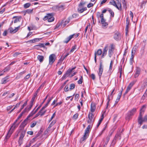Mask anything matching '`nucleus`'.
Listing matches in <instances>:
<instances>
[{"instance_id": "6ab92c4d", "label": "nucleus", "mask_w": 147, "mask_h": 147, "mask_svg": "<svg viewBox=\"0 0 147 147\" xmlns=\"http://www.w3.org/2000/svg\"><path fill=\"white\" fill-rule=\"evenodd\" d=\"M115 90V89H113L112 92H111L110 94V95H109L107 97V107L108 106L109 102V101L111 99L110 98H112L113 97V92H114Z\"/></svg>"}, {"instance_id": "c85d7f7f", "label": "nucleus", "mask_w": 147, "mask_h": 147, "mask_svg": "<svg viewBox=\"0 0 147 147\" xmlns=\"http://www.w3.org/2000/svg\"><path fill=\"white\" fill-rule=\"evenodd\" d=\"M21 17H16L14 16L13 17V18H15L14 20V23H17L18 22H20L21 19Z\"/></svg>"}, {"instance_id": "e2e57ef3", "label": "nucleus", "mask_w": 147, "mask_h": 147, "mask_svg": "<svg viewBox=\"0 0 147 147\" xmlns=\"http://www.w3.org/2000/svg\"><path fill=\"white\" fill-rule=\"evenodd\" d=\"M122 3L123 5V7L124 8H125L126 9V3L125 2V0H124V1H122Z\"/></svg>"}, {"instance_id": "7ed1b4c3", "label": "nucleus", "mask_w": 147, "mask_h": 147, "mask_svg": "<svg viewBox=\"0 0 147 147\" xmlns=\"http://www.w3.org/2000/svg\"><path fill=\"white\" fill-rule=\"evenodd\" d=\"M142 116L143 115H139L138 117V122L139 124L140 125V127L141 126L143 122L146 121H147V115H145L143 118H142Z\"/></svg>"}, {"instance_id": "a19ab883", "label": "nucleus", "mask_w": 147, "mask_h": 147, "mask_svg": "<svg viewBox=\"0 0 147 147\" xmlns=\"http://www.w3.org/2000/svg\"><path fill=\"white\" fill-rule=\"evenodd\" d=\"M56 123L55 121H53L50 124L48 127V129H50Z\"/></svg>"}, {"instance_id": "6e6d98bb", "label": "nucleus", "mask_w": 147, "mask_h": 147, "mask_svg": "<svg viewBox=\"0 0 147 147\" xmlns=\"http://www.w3.org/2000/svg\"><path fill=\"white\" fill-rule=\"evenodd\" d=\"M101 23L102 24H103L107 23L106 22V20L104 18L101 19Z\"/></svg>"}, {"instance_id": "1a4fd4ad", "label": "nucleus", "mask_w": 147, "mask_h": 147, "mask_svg": "<svg viewBox=\"0 0 147 147\" xmlns=\"http://www.w3.org/2000/svg\"><path fill=\"white\" fill-rule=\"evenodd\" d=\"M25 133L26 131L24 130H23L21 131L18 140V143L20 145H21L22 143L23 139L25 136Z\"/></svg>"}, {"instance_id": "3c124183", "label": "nucleus", "mask_w": 147, "mask_h": 147, "mask_svg": "<svg viewBox=\"0 0 147 147\" xmlns=\"http://www.w3.org/2000/svg\"><path fill=\"white\" fill-rule=\"evenodd\" d=\"M78 114L77 113H76L73 115V118L75 120H76L78 118Z\"/></svg>"}, {"instance_id": "a18cd8bd", "label": "nucleus", "mask_w": 147, "mask_h": 147, "mask_svg": "<svg viewBox=\"0 0 147 147\" xmlns=\"http://www.w3.org/2000/svg\"><path fill=\"white\" fill-rule=\"evenodd\" d=\"M10 69V67L9 66H7L3 70L4 72L9 71Z\"/></svg>"}, {"instance_id": "774afa93", "label": "nucleus", "mask_w": 147, "mask_h": 147, "mask_svg": "<svg viewBox=\"0 0 147 147\" xmlns=\"http://www.w3.org/2000/svg\"><path fill=\"white\" fill-rule=\"evenodd\" d=\"M101 15L100 13L99 12H98L96 13V17L99 20L100 17V16Z\"/></svg>"}, {"instance_id": "39448f33", "label": "nucleus", "mask_w": 147, "mask_h": 147, "mask_svg": "<svg viewBox=\"0 0 147 147\" xmlns=\"http://www.w3.org/2000/svg\"><path fill=\"white\" fill-rule=\"evenodd\" d=\"M75 68V67L72 68L71 69H68L66 72V73L62 77V80H65L66 78L71 76V73L72 70Z\"/></svg>"}, {"instance_id": "393cba45", "label": "nucleus", "mask_w": 147, "mask_h": 147, "mask_svg": "<svg viewBox=\"0 0 147 147\" xmlns=\"http://www.w3.org/2000/svg\"><path fill=\"white\" fill-rule=\"evenodd\" d=\"M41 39L38 38H35L33 40H29L28 42H29L30 43H33L36 42H38Z\"/></svg>"}, {"instance_id": "37998d69", "label": "nucleus", "mask_w": 147, "mask_h": 147, "mask_svg": "<svg viewBox=\"0 0 147 147\" xmlns=\"http://www.w3.org/2000/svg\"><path fill=\"white\" fill-rule=\"evenodd\" d=\"M86 3V2L82 1L78 5L79 7H82Z\"/></svg>"}, {"instance_id": "473e14b6", "label": "nucleus", "mask_w": 147, "mask_h": 147, "mask_svg": "<svg viewBox=\"0 0 147 147\" xmlns=\"http://www.w3.org/2000/svg\"><path fill=\"white\" fill-rule=\"evenodd\" d=\"M12 133L13 132L12 131H10L9 130L7 134L5 136V139L7 140L11 136Z\"/></svg>"}, {"instance_id": "ea45409f", "label": "nucleus", "mask_w": 147, "mask_h": 147, "mask_svg": "<svg viewBox=\"0 0 147 147\" xmlns=\"http://www.w3.org/2000/svg\"><path fill=\"white\" fill-rule=\"evenodd\" d=\"M69 54V53H67V54L65 55H64L63 56V58H61L59 59V61H61V62H62L63 60L66 57H67Z\"/></svg>"}, {"instance_id": "09e8293b", "label": "nucleus", "mask_w": 147, "mask_h": 147, "mask_svg": "<svg viewBox=\"0 0 147 147\" xmlns=\"http://www.w3.org/2000/svg\"><path fill=\"white\" fill-rule=\"evenodd\" d=\"M83 80V77L82 76H81V78L78 81L79 84H81L82 83Z\"/></svg>"}, {"instance_id": "b1692460", "label": "nucleus", "mask_w": 147, "mask_h": 147, "mask_svg": "<svg viewBox=\"0 0 147 147\" xmlns=\"http://www.w3.org/2000/svg\"><path fill=\"white\" fill-rule=\"evenodd\" d=\"M79 7L78 9V12L80 13H82L84 11L87 10V8L86 7H84L82 8V7Z\"/></svg>"}, {"instance_id": "de8ad7c7", "label": "nucleus", "mask_w": 147, "mask_h": 147, "mask_svg": "<svg viewBox=\"0 0 147 147\" xmlns=\"http://www.w3.org/2000/svg\"><path fill=\"white\" fill-rule=\"evenodd\" d=\"M113 61L112 60L111 61V63H110V66H109V70H112V68L113 65Z\"/></svg>"}, {"instance_id": "6e6552de", "label": "nucleus", "mask_w": 147, "mask_h": 147, "mask_svg": "<svg viewBox=\"0 0 147 147\" xmlns=\"http://www.w3.org/2000/svg\"><path fill=\"white\" fill-rule=\"evenodd\" d=\"M55 55L53 54L50 55L49 57V64L52 65L55 61Z\"/></svg>"}, {"instance_id": "aec40b11", "label": "nucleus", "mask_w": 147, "mask_h": 147, "mask_svg": "<svg viewBox=\"0 0 147 147\" xmlns=\"http://www.w3.org/2000/svg\"><path fill=\"white\" fill-rule=\"evenodd\" d=\"M9 78V76H6L5 78L2 79L1 80V83L2 84H5L8 82V79Z\"/></svg>"}, {"instance_id": "c9c22d12", "label": "nucleus", "mask_w": 147, "mask_h": 147, "mask_svg": "<svg viewBox=\"0 0 147 147\" xmlns=\"http://www.w3.org/2000/svg\"><path fill=\"white\" fill-rule=\"evenodd\" d=\"M33 10V9H28L26 10V11H24V12H25V13H31L32 12Z\"/></svg>"}, {"instance_id": "ddd939ff", "label": "nucleus", "mask_w": 147, "mask_h": 147, "mask_svg": "<svg viewBox=\"0 0 147 147\" xmlns=\"http://www.w3.org/2000/svg\"><path fill=\"white\" fill-rule=\"evenodd\" d=\"M102 53V50L100 49H98L96 52H95L94 53V61L96 63V55H100Z\"/></svg>"}, {"instance_id": "0eeeda50", "label": "nucleus", "mask_w": 147, "mask_h": 147, "mask_svg": "<svg viewBox=\"0 0 147 147\" xmlns=\"http://www.w3.org/2000/svg\"><path fill=\"white\" fill-rule=\"evenodd\" d=\"M53 8L56 11H62L64 9V6L61 5H57L53 7Z\"/></svg>"}, {"instance_id": "c756f323", "label": "nucleus", "mask_w": 147, "mask_h": 147, "mask_svg": "<svg viewBox=\"0 0 147 147\" xmlns=\"http://www.w3.org/2000/svg\"><path fill=\"white\" fill-rule=\"evenodd\" d=\"M126 26L125 27V30H127L129 28V18L127 17L126 18Z\"/></svg>"}, {"instance_id": "49530a36", "label": "nucleus", "mask_w": 147, "mask_h": 147, "mask_svg": "<svg viewBox=\"0 0 147 147\" xmlns=\"http://www.w3.org/2000/svg\"><path fill=\"white\" fill-rule=\"evenodd\" d=\"M102 24V28L104 29L107 28L108 25V24L107 23H106Z\"/></svg>"}, {"instance_id": "2eb2a0df", "label": "nucleus", "mask_w": 147, "mask_h": 147, "mask_svg": "<svg viewBox=\"0 0 147 147\" xmlns=\"http://www.w3.org/2000/svg\"><path fill=\"white\" fill-rule=\"evenodd\" d=\"M94 116V115L92 113H89L88 116V117L89 119L88 121V123H91L92 122V120Z\"/></svg>"}, {"instance_id": "680f3d73", "label": "nucleus", "mask_w": 147, "mask_h": 147, "mask_svg": "<svg viewBox=\"0 0 147 147\" xmlns=\"http://www.w3.org/2000/svg\"><path fill=\"white\" fill-rule=\"evenodd\" d=\"M41 144V143H39L38 144H35V145L33 146L32 147H38L39 146H40Z\"/></svg>"}, {"instance_id": "8fccbe9b", "label": "nucleus", "mask_w": 147, "mask_h": 147, "mask_svg": "<svg viewBox=\"0 0 147 147\" xmlns=\"http://www.w3.org/2000/svg\"><path fill=\"white\" fill-rule=\"evenodd\" d=\"M27 101H26L22 105L21 109H20V111H21L23 109L25 106H26L27 104Z\"/></svg>"}, {"instance_id": "4c0bfd02", "label": "nucleus", "mask_w": 147, "mask_h": 147, "mask_svg": "<svg viewBox=\"0 0 147 147\" xmlns=\"http://www.w3.org/2000/svg\"><path fill=\"white\" fill-rule=\"evenodd\" d=\"M117 5H118V7L117 8L119 10H121L122 9L121 4L120 2H118Z\"/></svg>"}, {"instance_id": "f8f14e48", "label": "nucleus", "mask_w": 147, "mask_h": 147, "mask_svg": "<svg viewBox=\"0 0 147 147\" xmlns=\"http://www.w3.org/2000/svg\"><path fill=\"white\" fill-rule=\"evenodd\" d=\"M47 97H48V95H47L46 97L44 99V100H43V102L42 103H41V104L35 110L36 108V107L37 106H36L31 112L34 115V114H35L38 111L39 109L40 108V107H41V106H42V104L44 102L45 100L47 99Z\"/></svg>"}, {"instance_id": "603ef678", "label": "nucleus", "mask_w": 147, "mask_h": 147, "mask_svg": "<svg viewBox=\"0 0 147 147\" xmlns=\"http://www.w3.org/2000/svg\"><path fill=\"white\" fill-rule=\"evenodd\" d=\"M62 25V22L58 23L56 25L55 28H59L60 26Z\"/></svg>"}, {"instance_id": "338daca9", "label": "nucleus", "mask_w": 147, "mask_h": 147, "mask_svg": "<svg viewBox=\"0 0 147 147\" xmlns=\"http://www.w3.org/2000/svg\"><path fill=\"white\" fill-rule=\"evenodd\" d=\"M94 4L92 3H89L87 6V7L88 8H90L91 7H92L93 6Z\"/></svg>"}, {"instance_id": "e433bc0d", "label": "nucleus", "mask_w": 147, "mask_h": 147, "mask_svg": "<svg viewBox=\"0 0 147 147\" xmlns=\"http://www.w3.org/2000/svg\"><path fill=\"white\" fill-rule=\"evenodd\" d=\"M117 141V139L115 138H113L112 142L111 144V145L114 146Z\"/></svg>"}, {"instance_id": "58836bf2", "label": "nucleus", "mask_w": 147, "mask_h": 147, "mask_svg": "<svg viewBox=\"0 0 147 147\" xmlns=\"http://www.w3.org/2000/svg\"><path fill=\"white\" fill-rule=\"evenodd\" d=\"M31 5V4L29 3H27L24 5V7L25 8H28Z\"/></svg>"}, {"instance_id": "2f4dec72", "label": "nucleus", "mask_w": 147, "mask_h": 147, "mask_svg": "<svg viewBox=\"0 0 147 147\" xmlns=\"http://www.w3.org/2000/svg\"><path fill=\"white\" fill-rule=\"evenodd\" d=\"M108 47V45H106L103 49L102 53L107 55Z\"/></svg>"}, {"instance_id": "4d7b16f0", "label": "nucleus", "mask_w": 147, "mask_h": 147, "mask_svg": "<svg viewBox=\"0 0 147 147\" xmlns=\"http://www.w3.org/2000/svg\"><path fill=\"white\" fill-rule=\"evenodd\" d=\"M102 120L103 119H102V118H100V119L99 120L98 124L97 125V127H98L100 125Z\"/></svg>"}, {"instance_id": "dca6fc26", "label": "nucleus", "mask_w": 147, "mask_h": 147, "mask_svg": "<svg viewBox=\"0 0 147 147\" xmlns=\"http://www.w3.org/2000/svg\"><path fill=\"white\" fill-rule=\"evenodd\" d=\"M75 34L70 35L69 37L67 38L65 40L63 41L64 43H67L68 42L74 37Z\"/></svg>"}, {"instance_id": "13d9d810", "label": "nucleus", "mask_w": 147, "mask_h": 147, "mask_svg": "<svg viewBox=\"0 0 147 147\" xmlns=\"http://www.w3.org/2000/svg\"><path fill=\"white\" fill-rule=\"evenodd\" d=\"M26 109H25L21 113L18 118V119H19L22 116L23 114L25 113V111H26Z\"/></svg>"}, {"instance_id": "f257e3e1", "label": "nucleus", "mask_w": 147, "mask_h": 147, "mask_svg": "<svg viewBox=\"0 0 147 147\" xmlns=\"http://www.w3.org/2000/svg\"><path fill=\"white\" fill-rule=\"evenodd\" d=\"M90 128L91 125H89L87 127L85 131L84 135L80 140V143H82L83 142L85 141L87 138L89 136L90 130Z\"/></svg>"}, {"instance_id": "052dcab7", "label": "nucleus", "mask_w": 147, "mask_h": 147, "mask_svg": "<svg viewBox=\"0 0 147 147\" xmlns=\"http://www.w3.org/2000/svg\"><path fill=\"white\" fill-rule=\"evenodd\" d=\"M37 123L36 121H34L33 123H32L30 125V127H34L35 125H36Z\"/></svg>"}, {"instance_id": "bf43d9fd", "label": "nucleus", "mask_w": 147, "mask_h": 147, "mask_svg": "<svg viewBox=\"0 0 147 147\" xmlns=\"http://www.w3.org/2000/svg\"><path fill=\"white\" fill-rule=\"evenodd\" d=\"M46 110H45L44 111H41V112L40 113V116L42 117V116L44 115L45 113H46Z\"/></svg>"}, {"instance_id": "9b49d317", "label": "nucleus", "mask_w": 147, "mask_h": 147, "mask_svg": "<svg viewBox=\"0 0 147 147\" xmlns=\"http://www.w3.org/2000/svg\"><path fill=\"white\" fill-rule=\"evenodd\" d=\"M103 71V67L102 66V62L101 61L100 63L98 75L99 78L100 79Z\"/></svg>"}, {"instance_id": "f704fd0d", "label": "nucleus", "mask_w": 147, "mask_h": 147, "mask_svg": "<svg viewBox=\"0 0 147 147\" xmlns=\"http://www.w3.org/2000/svg\"><path fill=\"white\" fill-rule=\"evenodd\" d=\"M134 84V83L133 82L130 83L127 87V89L129 90H130Z\"/></svg>"}, {"instance_id": "9d476101", "label": "nucleus", "mask_w": 147, "mask_h": 147, "mask_svg": "<svg viewBox=\"0 0 147 147\" xmlns=\"http://www.w3.org/2000/svg\"><path fill=\"white\" fill-rule=\"evenodd\" d=\"M25 133L26 131L24 130H23L21 131L18 140V143L20 145H21L22 143L23 139L25 136Z\"/></svg>"}, {"instance_id": "bb28decb", "label": "nucleus", "mask_w": 147, "mask_h": 147, "mask_svg": "<svg viewBox=\"0 0 147 147\" xmlns=\"http://www.w3.org/2000/svg\"><path fill=\"white\" fill-rule=\"evenodd\" d=\"M53 17L52 14V13H48L47 14V15L45 16L43 18V20H48V19L50 18V17Z\"/></svg>"}, {"instance_id": "412c9836", "label": "nucleus", "mask_w": 147, "mask_h": 147, "mask_svg": "<svg viewBox=\"0 0 147 147\" xmlns=\"http://www.w3.org/2000/svg\"><path fill=\"white\" fill-rule=\"evenodd\" d=\"M19 124V123L17 124H16L14 125H13V124H12L9 130L10 131H12V132H13L15 129L18 126Z\"/></svg>"}, {"instance_id": "79ce46f5", "label": "nucleus", "mask_w": 147, "mask_h": 147, "mask_svg": "<svg viewBox=\"0 0 147 147\" xmlns=\"http://www.w3.org/2000/svg\"><path fill=\"white\" fill-rule=\"evenodd\" d=\"M108 11L109 13H110L112 17H114V12L111 9H109L108 10Z\"/></svg>"}, {"instance_id": "0e129e2a", "label": "nucleus", "mask_w": 147, "mask_h": 147, "mask_svg": "<svg viewBox=\"0 0 147 147\" xmlns=\"http://www.w3.org/2000/svg\"><path fill=\"white\" fill-rule=\"evenodd\" d=\"M55 112L52 115V116L51 117V119L49 121V122H50L51 120H52V119L53 118L55 117Z\"/></svg>"}, {"instance_id": "a878e982", "label": "nucleus", "mask_w": 147, "mask_h": 147, "mask_svg": "<svg viewBox=\"0 0 147 147\" xmlns=\"http://www.w3.org/2000/svg\"><path fill=\"white\" fill-rule=\"evenodd\" d=\"M146 109V106L145 105H143L140 110V113L139 115H143Z\"/></svg>"}, {"instance_id": "20e7f679", "label": "nucleus", "mask_w": 147, "mask_h": 147, "mask_svg": "<svg viewBox=\"0 0 147 147\" xmlns=\"http://www.w3.org/2000/svg\"><path fill=\"white\" fill-rule=\"evenodd\" d=\"M136 111V108H133L132 110L129 111L127 114V117H126V120H129L131 116L133 115Z\"/></svg>"}, {"instance_id": "5701e85b", "label": "nucleus", "mask_w": 147, "mask_h": 147, "mask_svg": "<svg viewBox=\"0 0 147 147\" xmlns=\"http://www.w3.org/2000/svg\"><path fill=\"white\" fill-rule=\"evenodd\" d=\"M35 48L36 49H39L41 47L45 48V46L44 44L40 43L39 44L36 45L34 46Z\"/></svg>"}, {"instance_id": "c03bdc74", "label": "nucleus", "mask_w": 147, "mask_h": 147, "mask_svg": "<svg viewBox=\"0 0 147 147\" xmlns=\"http://www.w3.org/2000/svg\"><path fill=\"white\" fill-rule=\"evenodd\" d=\"M76 45H75L74 46H73L72 47V49L71 50L70 52V53H72L73 52L74 50L76 49Z\"/></svg>"}, {"instance_id": "f3484780", "label": "nucleus", "mask_w": 147, "mask_h": 147, "mask_svg": "<svg viewBox=\"0 0 147 147\" xmlns=\"http://www.w3.org/2000/svg\"><path fill=\"white\" fill-rule=\"evenodd\" d=\"M114 38L116 40H118L121 38L120 34L118 32H117L115 34Z\"/></svg>"}, {"instance_id": "7c9ffc66", "label": "nucleus", "mask_w": 147, "mask_h": 147, "mask_svg": "<svg viewBox=\"0 0 147 147\" xmlns=\"http://www.w3.org/2000/svg\"><path fill=\"white\" fill-rule=\"evenodd\" d=\"M37 58L40 62H42L44 59V57L41 55H38Z\"/></svg>"}, {"instance_id": "72a5a7b5", "label": "nucleus", "mask_w": 147, "mask_h": 147, "mask_svg": "<svg viewBox=\"0 0 147 147\" xmlns=\"http://www.w3.org/2000/svg\"><path fill=\"white\" fill-rule=\"evenodd\" d=\"M110 3L115 6L116 8L118 7V5L116 4V2L114 0H111L110 1Z\"/></svg>"}, {"instance_id": "4be33fe9", "label": "nucleus", "mask_w": 147, "mask_h": 147, "mask_svg": "<svg viewBox=\"0 0 147 147\" xmlns=\"http://www.w3.org/2000/svg\"><path fill=\"white\" fill-rule=\"evenodd\" d=\"M96 108V105L95 103L92 102L91 104L90 110L92 112H94L95 111Z\"/></svg>"}, {"instance_id": "864d4df0", "label": "nucleus", "mask_w": 147, "mask_h": 147, "mask_svg": "<svg viewBox=\"0 0 147 147\" xmlns=\"http://www.w3.org/2000/svg\"><path fill=\"white\" fill-rule=\"evenodd\" d=\"M54 20V18L53 17H50L48 20V21L49 22H53Z\"/></svg>"}, {"instance_id": "f03ea898", "label": "nucleus", "mask_w": 147, "mask_h": 147, "mask_svg": "<svg viewBox=\"0 0 147 147\" xmlns=\"http://www.w3.org/2000/svg\"><path fill=\"white\" fill-rule=\"evenodd\" d=\"M34 114L32 113L31 112L27 117L21 123L20 125V127L24 129L25 126L28 123V121L29 120V118L31 116H32Z\"/></svg>"}, {"instance_id": "a211bd4d", "label": "nucleus", "mask_w": 147, "mask_h": 147, "mask_svg": "<svg viewBox=\"0 0 147 147\" xmlns=\"http://www.w3.org/2000/svg\"><path fill=\"white\" fill-rule=\"evenodd\" d=\"M136 70V72L134 74V77L136 78L138 77L140 74L141 70L140 68L137 67Z\"/></svg>"}, {"instance_id": "423d86ee", "label": "nucleus", "mask_w": 147, "mask_h": 147, "mask_svg": "<svg viewBox=\"0 0 147 147\" xmlns=\"http://www.w3.org/2000/svg\"><path fill=\"white\" fill-rule=\"evenodd\" d=\"M115 49V46L114 44H111L108 51V55L110 57H111L113 54Z\"/></svg>"}, {"instance_id": "5fc2aeb1", "label": "nucleus", "mask_w": 147, "mask_h": 147, "mask_svg": "<svg viewBox=\"0 0 147 147\" xmlns=\"http://www.w3.org/2000/svg\"><path fill=\"white\" fill-rule=\"evenodd\" d=\"M75 87V85L74 84H71L70 85V89L72 90Z\"/></svg>"}, {"instance_id": "4468645a", "label": "nucleus", "mask_w": 147, "mask_h": 147, "mask_svg": "<svg viewBox=\"0 0 147 147\" xmlns=\"http://www.w3.org/2000/svg\"><path fill=\"white\" fill-rule=\"evenodd\" d=\"M19 28L20 26H18L15 29H13L11 27H10L8 29V31L10 33H15L18 31V28Z\"/></svg>"}, {"instance_id": "cd10ccee", "label": "nucleus", "mask_w": 147, "mask_h": 147, "mask_svg": "<svg viewBox=\"0 0 147 147\" xmlns=\"http://www.w3.org/2000/svg\"><path fill=\"white\" fill-rule=\"evenodd\" d=\"M121 134L120 132V131H119L117 132L114 138H116L117 139L119 138V139L120 140L121 138Z\"/></svg>"}, {"instance_id": "69168bd1", "label": "nucleus", "mask_w": 147, "mask_h": 147, "mask_svg": "<svg viewBox=\"0 0 147 147\" xmlns=\"http://www.w3.org/2000/svg\"><path fill=\"white\" fill-rule=\"evenodd\" d=\"M20 54H21V53L19 52H16L14 54H13V56L14 57H16Z\"/></svg>"}]
</instances>
